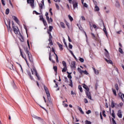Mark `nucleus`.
Listing matches in <instances>:
<instances>
[{
    "instance_id": "ddd939ff",
    "label": "nucleus",
    "mask_w": 124,
    "mask_h": 124,
    "mask_svg": "<svg viewBox=\"0 0 124 124\" xmlns=\"http://www.w3.org/2000/svg\"><path fill=\"white\" fill-rule=\"evenodd\" d=\"M117 116L120 119L122 118V117H123V115L122 114V110H118L117 113Z\"/></svg>"
},
{
    "instance_id": "7ed1b4c3",
    "label": "nucleus",
    "mask_w": 124,
    "mask_h": 124,
    "mask_svg": "<svg viewBox=\"0 0 124 124\" xmlns=\"http://www.w3.org/2000/svg\"><path fill=\"white\" fill-rule=\"evenodd\" d=\"M12 25L14 32H15V34H18V32H20L19 28H18V27L14 25V21H12Z\"/></svg>"
},
{
    "instance_id": "79ce46f5",
    "label": "nucleus",
    "mask_w": 124,
    "mask_h": 124,
    "mask_svg": "<svg viewBox=\"0 0 124 124\" xmlns=\"http://www.w3.org/2000/svg\"><path fill=\"white\" fill-rule=\"evenodd\" d=\"M63 43L65 45V46L66 47V48H68V46H67V44H66V42H65V39H63Z\"/></svg>"
},
{
    "instance_id": "37998d69",
    "label": "nucleus",
    "mask_w": 124,
    "mask_h": 124,
    "mask_svg": "<svg viewBox=\"0 0 124 124\" xmlns=\"http://www.w3.org/2000/svg\"><path fill=\"white\" fill-rule=\"evenodd\" d=\"M85 123V124H92V122H91V121H89V120H86Z\"/></svg>"
},
{
    "instance_id": "09e8293b",
    "label": "nucleus",
    "mask_w": 124,
    "mask_h": 124,
    "mask_svg": "<svg viewBox=\"0 0 124 124\" xmlns=\"http://www.w3.org/2000/svg\"><path fill=\"white\" fill-rule=\"evenodd\" d=\"M67 77L68 78H69V79H70V80H71V79H72V77L70 74L68 75Z\"/></svg>"
},
{
    "instance_id": "ea45409f",
    "label": "nucleus",
    "mask_w": 124,
    "mask_h": 124,
    "mask_svg": "<svg viewBox=\"0 0 124 124\" xmlns=\"http://www.w3.org/2000/svg\"><path fill=\"white\" fill-rule=\"evenodd\" d=\"M115 88L116 91H119V86L118 85V84L116 83L115 84Z\"/></svg>"
},
{
    "instance_id": "39448f33",
    "label": "nucleus",
    "mask_w": 124,
    "mask_h": 124,
    "mask_svg": "<svg viewBox=\"0 0 124 124\" xmlns=\"http://www.w3.org/2000/svg\"><path fill=\"white\" fill-rule=\"evenodd\" d=\"M44 89L46 93L47 99H49V97H50V93L49 92V90H48V88H47L46 86L44 85Z\"/></svg>"
},
{
    "instance_id": "69168bd1",
    "label": "nucleus",
    "mask_w": 124,
    "mask_h": 124,
    "mask_svg": "<svg viewBox=\"0 0 124 124\" xmlns=\"http://www.w3.org/2000/svg\"><path fill=\"white\" fill-rule=\"evenodd\" d=\"M52 22H53V19H52V17H50L49 23H52Z\"/></svg>"
},
{
    "instance_id": "a878e982",
    "label": "nucleus",
    "mask_w": 124,
    "mask_h": 124,
    "mask_svg": "<svg viewBox=\"0 0 124 124\" xmlns=\"http://www.w3.org/2000/svg\"><path fill=\"white\" fill-rule=\"evenodd\" d=\"M78 110L80 112L81 114H82V115H84V113L83 110L82 109V108L78 107Z\"/></svg>"
},
{
    "instance_id": "e2e57ef3",
    "label": "nucleus",
    "mask_w": 124,
    "mask_h": 124,
    "mask_svg": "<svg viewBox=\"0 0 124 124\" xmlns=\"http://www.w3.org/2000/svg\"><path fill=\"white\" fill-rule=\"evenodd\" d=\"M68 38L69 42H72V40L70 39V37H69V36H68Z\"/></svg>"
},
{
    "instance_id": "49530a36",
    "label": "nucleus",
    "mask_w": 124,
    "mask_h": 124,
    "mask_svg": "<svg viewBox=\"0 0 124 124\" xmlns=\"http://www.w3.org/2000/svg\"><path fill=\"white\" fill-rule=\"evenodd\" d=\"M5 14L6 15H8L9 14V9H7L5 11Z\"/></svg>"
},
{
    "instance_id": "a18cd8bd",
    "label": "nucleus",
    "mask_w": 124,
    "mask_h": 124,
    "mask_svg": "<svg viewBox=\"0 0 124 124\" xmlns=\"http://www.w3.org/2000/svg\"><path fill=\"white\" fill-rule=\"evenodd\" d=\"M103 31H104V32H105L106 35L107 36V31L106 30V28L105 27V28L103 29Z\"/></svg>"
},
{
    "instance_id": "338daca9",
    "label": "nucleus",
    "mask_w": 124,
    "mask_h": 124,
    "mask_svg": "<svg viewBox=\"0 0 124 124\" xmlns=\"http://www.w3.org/2000/svg\"><path fill=\"white\" fill-rule=\"evenodd\" d=\"M49 45H50V46H52V45H53V41L49 42Z\"/></svg>"
},
{
    "instance_id": "c03bdc74",
    "label": "nucleus",
    "mask_w": 124,
    "mask_h": 124,
    "mask_svg": "<svg viewBox=\"0 0 124 124\" xmlns=\"http://www.w3.org/2000/svg\"><path fill=\"white\" fill-rule=\"evenodd\" d=\"M39 17H40V21H43V20H45V19H44V18H43V16H42V15H40V16H39Z\"/></svg>"
},
{
    "instance_id": "3c124183",
    "label": "nucleus",
    "mask_w": 124,
    "mask_h": 124,
    "mask_svg": "<svg viewBox=\"0 0 124 124\" xmlns=\"http://www.w3.org/2000/svg\"><path fill=\"white\" fill-rule=\"evenodd\" d=\"M73 47V46H72V45H71L70 43H69V48L70 49H72Z\"/></svg>"
},
{
    "instance_id": "5fc2aeb1",
    "label": "nucleus",
    "mask_w": 124,
    "mask_h": 124,
    "mask_svg": "<svg viewBox=\"0 0 124 124\" xmlns=\"http://www.w3.org/2000/svg\"><path fill=\"white\" fill-rule=\"evenodd\" d=\"M49 12H50V13L51 16H52V15H53V12H52V8H50V9H49Z\"/></svg>"
},
{
    "instance_id": "052dcab7",
    "label": "nucleus",
    "mask_w": 124,
    "mask_h": 124,
    "mask_svg": "<svg viewBox=\"0 0 124 124\" xmlns=\"http://www.w3.org/2000/svg\"><path fill=\"white\" fill-rule=\"evenodd\" d=\"M100 117L101 120H103V117H102V114L101 112H100Z\"/></svg>"
},
{
    "instance_id": "de8ad7c7",
    "label": "nucleus",
    "mask_w": 124,
    "mask_h": 124,
    "mask_svg": "<svg viewBox=\"0 0 124 124\" xmlns=\"http://www.w3.org/2000/svg\"><path fill=\"white\" fill-rule=\"evenodd\" d=\"M49 31H52L53 30V26H49Z\"/></svg>"
},
{
    "instance_id": "603ef678",
    "label": "nucleus",
    "mask_w": 124,
    "mask_h": 124,
    "mask_svg": "<svg viewBox=\"0 0 124 124\" xmlns=\"http://www.w3.org/2000/svg\"><path fill=\"white\" fill-rule=\"evenodd\" d=\"M92 113V111L91 110H88L87 111H86V114L87 115H89V114H91Z\"/></svg>"
},
{
    "instance_id": "4be33fe9",
    "label": "nucleus",
    "mask_w": 124,
    "mask_h": 124,
    "mask_svg": "<svg viewBox=\"0 0 124 124\" xmlns=\"http://www.w3.org/2000/svg\"><path fill=\"white\" fill-rule=\"evenodd\" d=\"M112 91L114 95L117 96V92L116 91V90L114 89V88H112Z\"/></svg>"
},
{
    "instance_id": "864d4df0",
    "label": "nucleus",
    "mask_w": 124,
    "mask_h": 124,
    "mask_svg": "<svg viewBox=\"0 0 124 124\" xmlns=\"http://www.w3.org/2000/svg\"><path fill=\"white\" fill-rule=\"evenodd\" d=\"M93 1L94 4L95 6L97 5V2H96V1H95V0H93Z\"/></svg>"
},
{
    "instance_id": "f704fd0d",
    "label": "nucleus",
    "mask_w": 124,
    "mask_h": 124,
    "mask_svg": "<svg viewBox=\"0 0 124 124\" xmlns=\"http://www.w3.org/2000/svg\"><path fill=\"white\" fill-rule=\"evenodd\" d=\"M94 8H95V11H99V7H98L97 5L95 6Z\"/></svg>"
},
{
    "instance_id": "0e129e2a",
    "label": "nucleus",
    "mask_w": 124,
    "mask_h": 124,
    "mask_svg": "<svg viewBox=\"0 0 124 124\" xmlns=\"http://www.w3.org/2000/svg\"><path fill=\"white\" fill-rule=\"evenodd\" d=\"M83 5L84 7H88V4H87L86 3H83Z\"/></svg>"
},
{
    "instance_id": "a211bd4d",
    "label": "nucleus",
    "mask_w": 124,
    "mask_h": 124,
    "mask_svg": "<svg viewBox=\"0 0 124 124\" xmlns=\"http://www.w3.org/2000/svg\"><path fill=\"white\" fill-rule=\"evenodd\" d=\"M93 70H94V72L96 75H98L99 74V71L98 70H96L94 68H93Z\"/></svg>"
},
{
    "instance_id": "9d476101",
    "label": "nucleus",
    "mask_w": 124,
    "mask_h": 124,
    "mask_svg": "<svg viewBox=\"0 0 124 124\" xmlns=\"http://www.w3.org/2000/svg\"><path fill=\"white\" fill-rule=\"evenodd\" d=\"M12 18H13V20H14V21L16 22V24H17V25H20V21L19 20L18 18H17V17L13 16H12Z\"/></svg>"
},
{
    "instance_id": "2f4dec72",
    "label": "nucleus",
    "mask_w": 124,
    "mask_h": 124,
    "mask_svg": "<svg viewBox=\"0 0 124 124\" xmlns=\"http://www.w3.org/2000/svg\"><path fill=\"white\" fill-rule=\"evenodd\" d=\"M119 52L121 54H124V51H123V49L121 47L119 48Z\"/></svg>"
},
{
    "instance_id": "58836bf2",
    "label": "nucleus",
    "mask_w": 124,
    "mask_h": 124,
    "mask_svg": "<svg viewBox=\"0 0 124 124\" xmlns=\"http://www.w3.org/2000/svg\"><path fill=\"white\" fill-rule=\"evenodd\" d=\"M68 18L69 20L71 21V22H72V21H73V18L71 17V16L68 15Z\"/></svg>"
},
{
    "instance_id": "a19ab883",
    "label": "nucleus",
    "mask_w": 124,
    "mask_h": 124,
    "mask_svg": "<svg viewBox=\"0 0 124 124\" xmlns=\"http://www.w3.org/2000/svg\"><path fill=\"white\" fill-rule=\"evenodd\" d=\"M111 108H114L115 107V103H114V101L111 102Z\"/></svg>"
},
{
    "instance_id": "774afa93",
    "label": "nucleus",
    "mask_w": 124,
    "mask_h": 124,
    "mask_svg": "<svg viewBox=\"0 0 124 124\" xmlns=\"http://www.w3.org/2000/svg\"><path fill=\"white\" fill-rule=\"evenodd\" d=\"M119 105H120V107H122V106H123V105H124V103H120V104H119Z\"/></svg>"
},
{
    "instance_id": "bb28decb",
    "label": "nucleus",
    "mask_w": 124,
    "mask_h": 124,
    "mask_svg": "<svg viewBox=\"0 0 124 124\" xmlns=\"http://www.w3.org/2000/svg\"><path fill=\"white\" fill-rule=\"evenodd\" d=\"M69 86L71 87V88H73V83L72 79H70V84H69Z\"/></svg>"
},
{
    "instance_id": "b1692460",
    "label": "nucleus",
    "mask_w": 124,
    "mask_h": 124,
    "mask_svg": "<svg viewBox=\"0 0 124 124\" xmlns=\"http://www.w3.org/2000/svg\"><path fill=\"white\" fill-rule=\"evenodd\" d=\"M53 69L55 71V72H56V73H57V72H58V67H57V66H53Z\"/></svg>"
},
{
    "instance_id": "412c9836",
    "label": "nucleus",
    "mask_w": 124,
    "mask_h": 124,
    "mask_svg": "<svg viewBox=\"0 0 124 124\" xmlns=\"http://www.w3.org/2000/svg\"><path fill=\"white\" fill-rule=\"evenodd\" d=\"M28 74L30 79H31V80H33V78L32 77V76H31V72H28Z\"/></svg>"
},
{
    "instance_id": "473e14b6",
    "label": "nucleus",
    "mask_w": 124,
    "mask_h": 124,
    "mask_svg": "<svg viewBox=\"0 0 124 124\" xmlns=\"http://www.w3.org/2000/svg\"><path fill=\"white\" fill-rule=\"evenodd\" d=\"M78 89L80 93H83V89L82 88V86H81V85L78 86Z\"/></svg>"
},
{
    "instance_id": "4c0bfd02",
    "label": "nucleus",
    "mask_w": 124,
    "mask_h": 124,
    "mask_svg": "<svg viewBox=\"0 0 124 124\" xmlns=\"http://www.w3.org/2000/svg\"><path fill=\"white\" fill-rule=\"evenodd\" d=\"M112 117L113 119H116V117L115 116V113L114 112V110H112V113L111 114Z\"/></svg>"
},
{
    "instance_id": "72a5a7b5",
    "label": "nucleus",
    "mask_w": 124,
    "mask_h": 124,
    "mask_svg": "<svg viewBox=\"0 0 124 124\" xmlns=\"http://www.w3.org/2000/svg\"><path fill=\"white\" fill-rule=\"evenodd\" d=\"M82 72L85 75H89V73H88V72L86 70H85V71L83 70Z\"/></svg>"
},
{
    "instance_id": "1a4fd4ad",
    "label": "nucleus",
    "mask_w": 124,
    "mask_h": 124,
    "mask_svg": "<svg viewBox=\"0 0 124 124\" xmlns=\"http://www.w3.org/2000/svg\"><path fill=\"white\" fill-rule=\"evenodd\" d=\"M49 98H50V96L48 99V101H47L46 105L47 107H52V106H53V103H52V101H51V99Z\"/></svg>"
},
{
    "instance_id": "4d7b16f0",
    "label": "nucleus",
    "mask_w": 124,
    "mask_h": 124,
    "mask_svg": "<svg viewBox=\"0 0 124 124\" xmlns=\"http://www.w3.org/2000/svg\"><path fill=\"white\" fill-rule=\"evenodd\" d=\"M103 117H106V114H105V110H103Z\"/></svg>"
},
{
    "instance_id": "c9c22d12",
    "label": "nucleus",
    "mask_w": 124,
    "mask_h": 124,
    "mask_svg": "<svg viewBox=\"0 0 124 124\" xmlns=\"http://www.w3.org/2000/svg\"><path fill=\"white\" fill-rule=\"evenodd\" d=\"M91 34L92 35V38L93 39H96V37H95V35L93 33H91Z\"/></svg>"
},
{
    "instance_id": "6ab92c4d",
    "label": "nucleus",
    "mask_w": 124,
    "mask_h": 124,
    "mask_svg": "<svg viewBox=\"0 0 124 124\" xmlns=\"http://www.w3.org/2000/svg\"><path fill=\"white\" fill-rule=\"evenodd\" d=\"M60 26L62 29H65V26H64V23L63 22H60Z\"/></svg>"
},
{
    "instance_id": "8fccbe9b",
    "label": "nucleus",
    "mask_w": 124,
    "mask_h": 124,
    "mask_svg": "<svg viewBox=\"0 0 124 124\" xmlns=\"http://www.w3.org/2000/svg\"><path fill=\"white\" fill-rule=\"evenodd\" d=\"M84 102L85 103H88V99L87 98H84Z\"/></svg>"
},
{
    "instance_id": "2eb2a0df",
    "label": "nucleus",
    "mask_w": 124,
    "mask_h": 124,
    "mask_svg": "<svg viewBox=\"0 0 124 124\" xmlns=\"http://www.w3.org/2000/svg\"><path fill=\"white\" fill-rule=\"evenodd\" d=\"M52 56H51V52H49V60L50 61V62H52L53 63H55V61L54 60H52Z\"/></svg>"
},
{
    "instance_id": "c85d7f7f",
    "label": "nucleus",
    "mask_w": 124,
    "mask_h": 124,
    "mask_svg": "<svg viewBox=\"0 0 124 124\" xmlns=\"http://www.w3.org/2000/svg\"><path fill=\"white\" fill-rule=\"evenodd\" d=\"M67 67H64L62 70V72H66Z\"/></svg>"
},
{
    "instance_id": "cd10ccee",
    "label": "nucleus",
    "mask_w": 124,
    "mask_h": 124,
    "mask_svg": "<svg viewBox=\"0 0 124 124\" xmlns=\"http://www.w3.org/2000/svg\"><path fill=\"white\" fill-rule=\"evenodd\" d=\"M39 6L40 8V10H42V9H43V6H44V5H43L42 3H40L39 4Z\"/></svg>"
},
{
    "instance_id": "f03ea898",
    "label": "nucleus",
    "mask_w": 124,
    "mask_h": 124,
    "mask_svg": "<svg viewBox=\"0 0 124 124\" xmlns=\"http://www.w3.org/2000/svg\"><path fill=\"white\" fill-rule=\"evenodd\" d=\"M83 88H84V89H85V90L86 91H85V93L88 98L90 99V100H92V94H91V92H90V88H89L88 86L85 84L83 85Z\"/></svg>"
},
{
    "instance_id": "423d86ee",
    "label": "nucleus",
    "mask_w": 124,
    "mask_h": 124,
    "mask_svg": "<svg viewBox=\"0 0 124 124\" xmlns=\"http://www.w3.org/2000/svg\"><path fill=\"white\" fill-rule=\"evenodd\" d=\"M27 3H30L32 8H34V0H27Z\"/></svg>"
},
{
    "instance_id": "f257e3e1",
    "label": "nucleus",
    "mask_w": 124,
    "mask_h": 124,
    "mask_svg": "<svg viewBox=\"0 0 124 124\" xmlns=\"http://www.w3.org/2000/svg\"><path fill=\"white\" fill-rule=\"evenodd\" d=\"M24 50L26 52V53L28 55L29 60L31 63V71L32 72V74L33 75L35 74L36 77H37L38 80H40V77H39V75H38V74H37V71L34 66V62H33L32 55H31L30 51H29V48H28V47H25Z\"/></svg>"
},
{
    "instance_id": "bf43d9fd",
    "label": "nucleus",
    "mask_w": 124,
    "mask_h": 124,
    "mask_svg": "<svg viewBox=\"0 0 124 124\" xmlns=\"http://www.w3.org/2000/svg\"><path fill=\"white\" fill-rule=\"evenodd\" d=\"M55 5L57 9H60V7L59 6V5H58V4L55 3Z\"/></svg>"
},
{
    "instance_id": "6e6552de",
    "label": "nucleus",
    "mask_w": 124,
    "mask_h": 124,
    "mask_svg": "<svg viewBox=\"0 0 124 124\" xmlns=\"http://www.w3.org/2000/svg\"><path fill=\"white\" fill-rule=\"evenodd\" d=\"M7 67H8L11 70H14V68L13 67L14 66L13 64H11L10 62H8L6 64Z\"/></svg>"
},
{
    "instance_id": "c756f323",
    "label": "nucleus",
    "mask_w": 124,
    "mask_h": 124,
    "mask_svg": "<svg viewBox=\"0 0 124 124\" xmlns=\"http://www.w3.org/2000/svg\"><path fill=\"white\" fill-rule=\"evenodd\" d=\"M53 53L56 57V62H59V57H58V55H57V54H56V52L55 51Z\"/></svg>"
},
{
    "instance_id": "13d9d810",
    "label": "nucleus",
    "mask_w": 124,
    "mask_h": 124,
    "mask_svg": "<svg viewBox=\"0 0 124 124\" xmlns=\"http://www.w3.org/2000/svg\"><path fill=\"white\" fill-rule=\"evenodd\" d=\"M1 1L2 4L4 6V5H5V3H4V0H1Z\"/></svg>"
},
{
    "instance_id": "aec40b11",
    "label": "nucleus",
    "mask_w": 124,
    "mask_h": 124,
    "mask_svg": "<svg viewBox=\"0 0 124 124\" xmlns=\"http://www.w3.org/2000/svg\"><path fill=\"white\" fill-rule=\"evenodd\" d=\"M105 61L106 62H108V63H110V64H113V62H112L111 60H108L107 59H105Z\"/></svg>"
},
{
    "instance_id": "9b49d317",
    "label": "nucleus",
    "mask_w": 124,
    "mask_h": 124,
    "mask_svg": "<svg viewBox=\"0 0 124 124\" xmlns=\"http://www.w3.org/2000/svg\"><path fill=\"white\" fill-rule=\"evenodd\" d=\"M7 23H8V26L9 27V28H8V31H12V29L11 28V27L10 26L11 21H10V19L7 20Z\"/></svg>"
},
{
    "instance_id": "0eeeda50",
    "label": "nucleus",
    "mask_w": 124,
    "mask_h": 124,
    "mask_svg": "<svg viewBox=\"0 0 124 124\" xmlns=\"http://www.w3.org/2000/svg\"><path fill=\"white\" fill-rule=\"evenodd\" d=\"M72 4L74 9H76V8H78V2L77 1H73Z\"/></svg>"
},
{
    "instance_id": "20e7f679",
    "label": "nucleus",
    "mask_w": 124,
    "mask_h": 124,
    "mask_svg": "<svg viewBox=\"0 0 124 124\" xmlns=\"http://www.w3.org/2000/svg\"><path fill=\"white\" fill-rule=\"evenodd\" d=\"M20 55L21 56L22 58L24 59L29 67H30V64L29 63V62H28V60H27V58L26 57V56H24V54H23V52L22 51V49L19 48Z\"/></svg>"
},
{
    "instance_id": "6e6d98bb",
    "label": "nucleus",
    "mask_w": 124,
    "mask_h": 124,
    "mask_svg": "<svg viewBox=\"0 0 124 124\" xmlns=\"http://www.w3.org/2000/svg\"><path fill=\"white\" fill-rule=\"evenodd\" d=\"M79 61L81 62H84V59L82 58H79Z\"/></svg>"
},
{
    "instance_id": "7c9ffc66",
    "label": "nucleus",
    "mask_w": 124,
    "mask_h": 124,
    "mask_svg": "<svg viewBox=\"0 0 124 124\" xmlns=\"http://www.w3.org/2000/svg\"><path fill=\"white\" fill-rule=\"evenodd\" d=\"M19 39L21 42H24V37H23V35H20V37L19 38Z\"/></svg>"
},
{
    "instance_id": "dca6fc26",
    "label": "nucleus",
    "mask_w": 124,
    "mask_h": 124,
    "mask_svg": "<svg viewBox=\"0 0 124 124\" xmlns=\"http://www.w3.org/2000/svg\"><path fill=\"white\" fill-rule=\"evenodd\" d=\"M58 45L60 48V51H62V50H63V48L62 47V45L60 44V43H58Z\"/></svg>"
},
{
    "instance_id": "4468645a",
    "label": "nucleus",
    "mask_w": 124,
    "mask_h": 124,
    "mask_svg": "<svg viewBox=\"0 0 124 124\" xmlns=\"http://www.w3.org/2000/svg\"><path fill=\"white\" fill-rule=\"evenodd\" d=\"M119 96L120 97H121V98L122 101H124V94L120 92V93H119ZM123 96L124 98L123 97Z\"/></svg>"
},
{
    "instance_id": "680f3d73",
    "label": "nucleus",
    "mask_w": 124,
    "mask_h": 124,
    "mask_svg": "<svg viewBox=\"0 0 124 124\" xmlns=\"http://www.w3.org/2000/svg\"><path fill=\"white\" fill-rule=\"evenodd\" d=\"M121 32H122V30H120V31H116V33L118 34H121Z\"/></svg>"
},
{
    "instance_id": "5701e85b",
    "label": "nucleus",
    "mask_w": 124,
    "mask_h": 124,
    "mask_svg": "<svg viewBox=\"0 0 124 124\" xmlns=\"http://www.w3.org/2000/svg\"><path fill=\"white\" fill-rule=\"evenodd\" d=\"M45 27H47V26H48V24H47V22L46 21V20L45 19L43 20L42 21Z\"/></svg>"
},
{
    "instance_id": "393cba45",
    "label": "nucleus",
    "mask_w": 124,
    "mask_h": 124,
    "mask_svg": "<svg viewBox=\"0 0 124 124\" xmlns=\"http://www.w3.org/2000/svg\"><path fill=\"white\" fill-rule=\"evenodd\" d=\"M62 64L64 67H67L66 65V62H65V61H62Z\"/></svg>"
},
{
    "instance_id": "f8f14e48",
    "label": "nucleus",
    "mask_w": 124,
    "mask_h": 124,
    "mask_svg": "<svg viewBox=\"0 0 124 124\" xmlns=\"http://www.w3.org/2000/svg\"><path fill=\"white\" fill-rule=\"evenodd\" d=\"M48 15H49V14L48 13V12H46L45 14V16H46V20L47 21L48 24H50V18L49 17Z\"/></svg>"
},
{
    "instance_id": "f3484780",
    "label": "nucleus",
    "mask_w": 124,
    "mask_h": 124,
    "mask_svg": "<svg viewBox=\"0 0 124 124\" xmlns=\"http://www.w3.org/2000/svg\"><path fill=\"white\" fill-rule=\"evenodd\" d=\"M76 62H75V61H73L71 62V65L72 66V67H74V68H76Z\"/></svg>"
},
{
    "instance_id": "e433bc0d",
    "label": "nucleus",
    "mask_w": 124,
    "mask_h": 124,
    "mask_svg": "<svg viewBox=\"0 0 124 124\" xmlns=\"http://www.w3.org/2000/svg\"><path fill=\"white\" fill-rule=\"evenodd\" d=\"M78 71L80 73V74H82L83 70L81 69L79 67L78 68Z\"/></svg>"
}]
</instances>
